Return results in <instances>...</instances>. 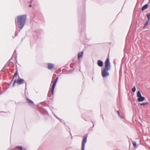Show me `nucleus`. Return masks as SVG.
Segmentation results:
<instances>
[{"label": "nucleus", "instance_id": "nucleus-13", "mask_svg": "<svg viewBox=\"0 0 150 150\" xmlns=\"http://www.w3.org/2000/svg\"><path fill=\"white\" fill-rule=\"evenodd\" d=\"M27 101L28 103L32 105H33L34 104L33 102L28 98H27Z\"/></svg>", "mask_w": 150, "mask_h": 150}, {"label": "nucleus", "instance_id": "nucleus-7", "mask_svg": "<svg viewBox=\"0 0 150 150\" xmlns=\"http://www.w3.org/2000/svg\"><path fill=\"white\" fill-rule=\"evenodd\" d=\"M24 80L22 79H18L17 80H15V82L17 83L18 84H21L23 83Z\"/></svg>", "mask_w": 150, "mask_h": 150}, {"label": "nucleus", "instance_id": "nucleus-16", "mask_svg": "<svg viewBox=\"0 0 150 150\" xmlns=\"http://www.w3.org/2000/svg\"><path fill=\"white\" fill-rule=\"evenodd\" d=\"M136 90V87L135 86H134L132 88V91L133 92H134Z\"/></svg>", "mask_w": 150, "mask_h": 150}, {"label": "nucleus", "instance_id": "nucleus-10", "mask_svg": "<svg viewBox=\"0 0 150 150\" xmlns=\"http://www.w3.org/2000/svg\"><path fill=\"white\" fill-rule=\"evenodd\" d=\"M9 65V60H8V61L7 63L5 64L4 67L3 68V69L1 70L2 71H4V69L8 66Z\"/></svg>", "mask_w": 150, "mask_h": 150}, {"label": "nucleus", "instance_id": "nucleus-1", "mask_svg": "<svg viewBox=\"0 0 150 150\" xmlns=\"http://www.w3.org/2000/svg\"><path fill=\"white\" fill-rule=\"evenodd\" d=\"M26 16L25 15L18 16L17 17V22L19 28H20V31L24 27L25 22Z\"/></svg>", "mask_w": 150, "mask_h": 150}, {"label": "nucleus", "instance_id": "nucleus-8", "mask_svg": "<svg viewBox=\"0 0 150 150\" xmlns=\"http://www.w3.org/2000/svg\"><path fill=\"white\" fill-rule=\"evenodd\" d=\"M48 69H51L53 68L54 65L52 63H48Z\"/></svg>", "mask_w": 150, "mask_h": 150}, {"label": "nucleus", "instance_id": "nucleus-24", "mask_svg": "<svg viewBox=\"0 0 150 150\" xmlns=\"http://www.w3.org/2000/svg\"><path fill=\"white\" fill-rule=\"evenodd\" d=\"M29 6L30 7H31V5H29Z\"/></svg>", "mask_w": 150, "mask_h": 150}, {"label": "nucleus", "instance_id": "nucleus-15", "mask_svg": "<svg viewBox=\"0 0 150 150\" xmlns=\"http://www.w3.org/2000/svg\"><path fill=\"white\" fill-rule=\"evenodd\" d=\"M147 16L148 18V21H149L150 20V13L148 14L147 15Z\"/></svg>", "mask_w": 150, "mask_h": 150}, {"label": "nucleus", "instance_id": "nucleus-23", "mask_svg": "<svg viewBox=\"0 0 150 150\" xmlns=\"http://www.w3.org/2000/svg\"><path fill=\"white\" fill-rule=\"evenodd\" d=\"M117 112L118 114L119 115V116H120V113L118 111H117Z\"/></svg>", "mask_w": 150, "mask_h": 150}, {"label": "nucleus", "instance_id": "nucleus-18", "mask_svg": "<svg viewBox=\"0 0 150 150\" xmlns=\"http://www.w3.org/2000/svg\"><path fill=\"white\" fill-rule=\"evenodd\" d=\"M16 147L18 148L20 150H23V148L22 147L20 146H16Z\"/></svg>", "mask_w": 150, "mask_h": 150}, {"label": "nucleus", "instance_id": "nucleus-9", "mask_svg": "<svg viewBox=\"0 0 150 150\" xmlns=\"http://www.w3.org/2000/svg\"><path fill=\"white\" fill-rule=\"evenodd\" d=\"M98 65L100 67H102L103 66V62L100 60H98Z\"/></svg>", "mask_w": 150, "mask_h": 150}, {"label": "nucleus", "instance_id": "nucleus-2", "mask_svg": "<svg viewBox=\"0 0 150 150\" xmlns=\"http://www.w3.org/2000/svg\"><path fill=\"white\" fill-rule=\"evenodd\" d=\"M105 68L107 71L110 70V64L109 62V59L108 58L106 60L105 62Z\"/></svg>", "mask_w": 150, "mask_h": 150}, {"label": "nucleus", "instance_id": "nucleus-20", "mask_svg": "<svg viewBox=\"0 0 150 150\" xmlns=\"http://www.w3.org/2000/svg\"><path fill=\"white\" fill-rule=\"evenodd\" d=\"M18 72L17 71L14 74V76H13V77H14L17 76V75H18Z\"/></svg>", "mask_w": 150, "mask_h": 150}, {"label": "nucleus", "instance_id": "nucleus-21", "mask_svg": "<svg viewBox=\"0 0 150 150\" xmlns=\"http://www.w3.org/2000/svg\"><path fill=\"white\" fill-rule=\"evenodd\" d=\"M133 144L134 146H135L136 145V143L135 142H133Z\"/></svg>", "mask_w": 150, "mask_h": 150}, {"label": "nucleus", "instance_id": "nucleus-11", "mask_svg": "<svg viewBox=\"0 0 150 150\" xmlns=\"http://www.w3.org/2000/svg\"><path fill=\"white\" fill-rule=\"evenodd\" d=\"M148 7V4H146L144 5L142 8V11H143L146 9Z\"/></svg>", "mask_w": 150, "mask_h": 150}, {"label": "nucleus", "instance_id": "nucleus-17", "mask_svg": "<svg viewBox=\"0 0 150 150\" xmlns=\"http://www.w3.org/2000/svg\"><path fill=\"white\" fill-rule=\"evenodd\" d=\"M149 21H147L145 23H144V27H143V28H144L145 27H146L148 24V22H149Z\"/></svg>", "mask_w": 150, "mask_h": 150}, {"label": "nucleus", "instance_id": "nucleus-12", "mask_svg": "<svg viewBox=\"0 0 150 150\" xmlns=\"http://www.w3.org/2000/svg\"><path fill=\"white\" fill-rule=\"evenodd\" d=\"M83 54V52L82 51L81 52H79L78 54V59H79L82 56Z\"/></svg>", "mask_w": 150, "mask_h": 150}, {"label": "nucleus", "instance_id": "nucleus-14", "mask_svg": "<svg viewBox=\"0 0 150 150\" xmlns=\"http://www.w3.org/2000/svg\"><path fill=\"white\" fill-rule=\"evenodd\" d=\"M9 88V87H6L2 91L1 93H0V95H1L2 93L5 92Z\"/></svg>", "mask_w": 150, "mask_h": 150}, {"label": "nucleus", "instance_id": "nucleus-19", "mask_svg": "<svg viewBox=\"0 0 150 150\" xmlns=\"http://www.w3.org/2000/svg\"><path fill=\"white\" fill-rule=\"evenodd\" d=\"M148 103L147 102L143 103L141 104V105H144L147 104Z\"/></svg>", "mask_w": 150, "mask_h": 150}, {"label": "nucleus", "instance_id": "nucleus-4", "mask_svg": "<svg viewBox=\"0 0 150 150\" xmlns=\"http://www.w3.org/2000/svg\"><path fill=\"white\" fill-rule=\"evenodd\" d=\"M58 79V78L57 77L56 78V79L54 81V82L53 83V84L52 86V87L51 88V93H52V95H53V93H54V88H55V86L56 85V83Z\"/></svg>", "mask_w": 150, "mask_h": 150}, {"label": "nucleus", "instance_id": "nucleus-5", "mask_svg": "<svg viewBox=\"0 0 150 150\" xmlns=\"http://www.w3.org/2000/svg\"><path fill=\"white\" fill-rule=\"evenodd\" d=\"M87 136L85 137L82 140V150H84L85 144L87 142Z\"/></svg>", "mask_w": 150, "mask_h": 150}, {"label": "nucleus", "instance_id": "nucleus-22", "mask_svg": "<svg viewBox=\"0 0 150 150\" xmlns=\"http://www.w3.org/2000/svg\"><path fill=\"white\" fill-rule=\"evenodd\" d=\"M16 83V82H15V81H14V83H13V86H14L15 85V83Z\"/></svg>", "mask_w": 150, "mask_h": 150}, {"label": "nucleus", "instance_id": "nucleus-25", "mask_svg": "<svg viewBox=\"0 0 150 150\" xmlns=\"http://www.w3.org/2000/svg\"><path fill=\"white\" fill-rule=\"evenodd\" d=\"M149 3H150V0H149Z\"/></svg>", "mask_w": 150, "mask_h": 150}, {"label": "nucleus", "instance_id": "nucleus-6", "mask_svg": "<svg viewBox=\"0 0 150 150\" xmlns=\"http://www.w3.org/2000/svg\"><path fill=\"white\" fill-rule=\"evenodd\" d=\"M105 69H104L102 71V76L103 77H106L109 75L108 72Z\"/></svg>", "mask_w": 150, "mask_h": 150}, {"label": "nucleus", "instance_id": "nucleus-3", "mask_svg": "<svg viewBox=\"0 0 150 150\" xmlns=\"http://www.w3.org/2000/svg\"><path fill=\"white\" fill-rule=\"evenodd\" d=\"M137 96L138 97L137 100L139 102L143 101L145 99V98L144 97L142 96L139 91H138L137 92Z\"/></svg>", "mask_w": 150, "mask_h": 150}]
</instances>
